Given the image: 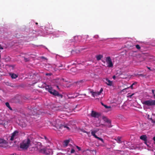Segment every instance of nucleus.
<instances>
[{
  "instance_id": "nucleus-1",
  "label": "nucleus",
  "mask_w": 155,
  "mask_h": 155,
  "mask_svg": "<svg viewBox=\"0 0 155 155\" xmlns=\"http://www.w3.org/2000/svg\"><path fill=\"white\" fill-rule=\"evenodd\" d=\"M31 145V141L30 139L27 138L23 140L20 143V148L23 150H27Z\"/></svg>"
},
{
  "instance_id": "nucleus-2",
  "label": "nucleus",
  "mask_w": 155,
  "mask_h": 155,
  "mask_svg": "<svg viewBox=\"0 0 155 155\" xmlns=\"http://www.w3.org/2000/svg\"><path fill=\"white\" fill-rule=\"evenodd\" d=\"M46 90L49 92L51 94L53 95L60 97L62 98L63 97V95L61 94H59V93L56 91L53 90L52 87L49 85H48L46 87Z\"/></svg>"
},
{
  "instance_id": "nucleus-3",
  "label": "nucleus",
  "mask_w": 155,
  "mask_h": 155,
  "mask_svg": "<svg viewBox=\"0 0 155 155\" xmlns=\"http://www.w3.org/2000/svg\"><path fill=\"white\" fill-rule=\"evenodd\" d=\"M55 123V125L56 126L59 127V129H63L64 130H65L66 129L68 130H70L69 127L67 125H63L60 124V121L59 120H56Z\"/></svg>"
},
{
  "instance_id": "nucleus-4",
  "label": "nucleus",
  "mask_w": 155,
  "mask_h": 155,
  "mask_svg": "<svg viewBox=\"0 0 155 155\" xmlns=\"http://www.w3.org/2000/svg\"><path fill=\"white\" fill-rule=\"evenodd\" d=\"M142 104L147 106L155 105V100H150L142 102Z\"/></svg>"
},
{
  "instance_id": "nucleus-5",
  "label": "nucleus",
  "mask_w": 155,
  "mask_h": 155,
  "mask_svg": "<svg viewBox=\"0 0 155 155\" xmlns=\"http://www.w3.org/2000/svg\"><path fill=\"white\" fill-rule=\"evenodd\" d=\"M8 142L3 139L0 138V147L4 148H6L8 147Z\"/></svg>"
},
{
  "instance_id": "nucleus-6",
  "label": "nucleus",
  "mask_w": 155,
  "mask_h": 155,
  "mask_svg": "<svg viewBox=\"0 0 155 155\" xmlns=\"http://www.w3.org/2000/svg\"><path fill=\"white\" fill-rule=\"evenodd\" d=\"M106 62L108 64V66L110 68H112L113 67V65L112 61L110 57H108L106 58Z\"/></svg>"
},
{
  "instance_id": "nucleus-7",
  "label": "nucleus",
  "mask_w": 155,
  "mask_h": 155,
  "mask_svg": "<svg viewBox=\"0 0 155 155\" xmlns=\"http://www.w3.org/2000/svg\"><path fill=\"white\" fill-rule=\"evenodd\" d=\"M18 131L17 130L15 131L12 134L10 140L11 141H12L14 140V139L16 138L18 135Z\"/></svg>"
},
{
  "instance_id": "nucleus-8",
  "label": "nucleus",
  "mask_w": 155,
  "mask_h": 155,
  "mask_svg": "<svg viewBox=\"0 0 155 155\" xmlns=\"http://www.w3.org/2000/svg\"><path fill=\"white\" fill-rule=\"evenodd\" d=\"M91 115L92 117L98 118L101 115V114L100 113L92 110L91 111Z\"/></svg>"
},
{
  "instance_id": "nucleus-9",
  "label": "nucleus",
  "mask_w": 155,
  "mask_h": 155,
  "mask_svg": "<svg viewBox=\"0 0 155 155\" xmlns=\"http://www.w3.org/2000/svg\"><path fill=\"white\" fill-rule=\"evenodd\" d=\"M102 119L104 121L109 124V125L108 126V127H112V126L111 124V121L110 120L108 119L107 117L105 116H103Z\"/></svg>"
},
{
  "instance_id": "nucleus-10",
  "label": "nucleus",
  "mask_w": 155,
  "mask_h": 155,
  "mask_svg": "<svg viewBox=\"0 0 155 155\" xmlns=\"http://www.w3.org/2000/svg\"><path fill=\"white\" fill-rule=\"evenodd\" d=\"M44 153L47 155L51 154L53 153L52 150L50 149H46L44 151Z\"/></svg>"
},
{
  "instance_id": "nucleus-11",
  "label": "nucleus",
  "mask_w": 155,
  "mask_h": 155,
  "mask_svg": "<svg viewBox=\"0 0 155 155\" xmlns=\"http://www.w3.org/2000/svg\"><path fill=\"white\" fill-rule=\"evenodd\" d=\"M140 139L144 141V143L147 144V137L145 135H142L140 137Z\"/></svg>"
},
{
  "instance_id": "nucleus-12",
  "label": "nucleus",
  "mask_w": 155,
  "mask_h": 155,
  "mask_svg": "<svg viewBox=\"0 0 155 155\" xmlns=\"http://www.w3.org/2000/svg\"><path fill=\"white\" fill-rule=\"evenodd\" d=\"M70 141V140H64L63 143V145L64 147H66L68 146Z\"/></svg>"
},
{
  "instance_id": "nucleus-13",
  "label": "nucleus",
  "mask_w": 155,
  "mask_h": 155,
  "mask_svg": "<svg viewBox=\"0 0 155 155\" xmlns=\"http://www.w3.org/2000/svg\"><path fill=\"white\" fill-rule=\"evenodd\" d=\"M105 81L106 83L108 85L111 86L112 84V82L107 78H106Z\"/></svg>"
},
{
  "instance_id": "nucleus-14",
  "label": "nucleus",
  "mask_w": 155,
  "mask_h": 155,
  "mask_svg": "<svg viewBox=\"0 0 155 155\" xmlns=\"http://www.w3.org/2000/svg\"><path fill=\"white\" fill-rule=\"evenodd\" d=\"M10 75L12 79H15L18 77V75L14 73L10 74Z\"/></svg>"
},
{
  "instance_id": "nucleus-15",
  "label": "nucleus",
  "mask_w": 155,
  "mask_h": 155,
  "mask_svg": "<svg viewBox=\"0 0 155 155\" xmlns=\"http://www.w3.org/2000/svg\"><path fill=\"white\" fill-rule=\"evenodd\" d=\"M103 57V56L102 55H97L96 56V58L97 60L99 61V60H100Z\"/></svg>"
},
{
  "instance_id": "nucleus-16",
  "label": "nucleus",
  "mask_w": 155,
  "mask_h": 155,
  "mask_svg": "<svg viewBox=\"0 0 155 155\" xmlns=\"http://www.w3.org/2000/svg\"><path fill=\"white\" fill-rule=\"evenodd\" d=\"M115 140H116L117 142L118 143H121V137H118Z\"/></svg>"
},
{
  "instance_id": "nucleus-17",
  "label": "nucleus",
  "mask_w": 155,
  "mask_h": 155,
  "mask_svg": "<svg viewBox=\"0 0 155 155\" xmlns=\"http://www.w3.org/2000/svg\"><path fill=\"white\" fill-rule=\"evenodd\" d=\"M97 130H94L92 131L91 132V134L95 138L97 136L95 134V133L97 132Z\"/></svg>"
},
{
  "instance_id": "nucleus-18",
  "label": "nucleus",
  "mask_w": 155,
  "mask_h": 155,
  "mask_svg": "<svg viewBox=\"0 0 155 155\" xmlns=\"http://www.w3.org/2000/svg\"><path fill=\"white\" fill-rule=\"evenodd\" d=\"M5 105L10 110H12V108L10 106L9 103L7 102L5 103Z\"/></svg>"
},
{
  "instance_id": "nucleus-19",
  "label": "nucleus",
  "mask_w": 155,
  "mask_h": 155,
  "mask_svg": "<svg viewBox=\"0 0 155 155\" xmlns=\"http://www.w3.org/2000/svg\"><path fill=\"white\" fill-rule=\"evenodd\" d=\"M90 93L91 94L92 96L95 97V96H97V93L96 92H94L93 91H91Z\"/></svg>"
},
{
  "instance_id": "nucleus-20",
  "label": "nucleus",
  "mask_w": 155,
  "mask_h": 155,
  "mask_svg": "<svg viewBox=\"0 0 155 155\" xmlns=\"http://www.w3.org/2000/svg\"><path fill=\"white\" fill-rule=\"evenodd\" d=\"M103 89L102 88H101L99 91L96 92L97 96L98 95H100L101 93L103 91Z\"/></svg>"
},
{
  "instance_id": "nucleus-21",
  "label": "nucleus",
  "mask_w": 155,
  "mask_h": 155,
  "mask_svg": "<svg viewBox=\"0 0 155 155\" xmlns=\"http://www.w3.org/2000/svg\"><path fill=\"white\" fill-rule=\"evenodd\" d=\"M80 130L83 133H87V135H89L90 133V132H87L83 129H80Z\"/></svg>"
},
{
  "instance_id": "nucleus-22",
  "label": "nucleus",
  "mask_w": 155,
  "mask_h": 155,
  "mask_svg": "<svg viewBox=\"0 0 155 155\" xmlns=\"http://www.w3.org/2000/svg\"><path fill=\"white\" fill-rule=\"evenodd\" d=\"M95 138L98 139V140H100L101 141H102V143H104V141L103 139H102V138H100L99 137H98L97 136V137Z\"/></svg>"
},
{
  "instance_id": "nucleus-23",
  "label": "nucleus",
  "mask_w": 155,
  "mask_h": 155,
  "mask_svg": "<svg viewBox=\"0 0 155 155\" xmlns=\"http://www.w3.org/2000/svg\"><path fill=\"white\" fill-rule=\"evenodd\" d=\"M41 138L45 139L46 140V141L48 142L49 141L47 137L46 136H44L43 137H42Z\"/></svg>"
},
{
  "instance_id": "nucleus-24",
  "label": "nucleus",
  "mask_w": 155,
  "mask_h": 155,
  "mask_svg": "<svg viewBox=\"0 0 155 155\" xmlns=\"http://www.w3.org/2000/svg\"><path fill=\"white\" fill-rule=\"evenodd\" d=\"M5 124V121L2 120L0 119V124L4 125Z\"/></svg>"
},
{
  "instance_id": "nucleus-25",
  "label": "nucleus",
  "mask_w": 155,
  "mask_h": 155,
  "mask_svg": "<svg viewBox=\"0 0 155 155\" xmlns=\"http://www.w3.org/2000/svg\"><path fill=\"white\" fill-rule=\"evenodd\" d=\"M133 86L132 84V85H130L129 87H127V88H125V89H124L123 90H126V89H127L129 88H130V87L132 89H133Z\"/></svg>"
},
{
  "instance_id": "nucleus-26",
  "label": "nucleus",
  "mask_w": 155,
  "mask_h": 155,
  "mask_svg": "<svg viewBox=\"0 0 155 155\" xmlns=\"http://www.w3.org/2000/svg\"><path fill=\"white\" fill-rule=\"evenodd\" d=\"M24 60L25 62H27L29 61V59L28 58H25V57H24Z\"/></svg>"
},
{
  "instance_id": "nucleus-27",
  "label": "nucleus",
  "mask_w": 155,
  "mask_h": 155,
  "mask_svg": "<svg viewBox=\"0 0 155 155\" xmlns=\"http://www.w3.org/2000/svg\"><path fill=\"white\" fill-rule=\"evenodd\" d=\"M136 47L138 49H140V45H136Z\"/></svg>"
},
{
  "instance_id": "nucleus-28",
  "label": "nucleus",
  "mask_w": 155,
  "mask_h": 155,
  "mask_svg": "<svg viewBox=\"0 0 155 155\" xmlns=\"http://www.w3.org/2000/svg\"><path fill=\"white\" fill-rule=\"evenodd\" d=\"M104 106L107 109L110 108L111 107L110 106H107L106 105H104Z\"/></svg>"
},
{
  "instance_id": "nucleus-29",
  "label": "nucleus",
  "mask_w": 155,
  "mask_h": 155,
  "mask_svg": "<svg viewBox=\"0 0 155 155\" xmlns=\"http://www.w3.org/2000/svg\"><path fill=\"white\" fill-rule=\"evenodd\" d=\"M76 147L78 149L79 151H80V150H81V147H78V146H76Z\"/></svg>"
},
{
  "instance_id": "nucleus-30",
  "label": "nucleus",
  "mask_w": 155,
  "mask_h": 155,
  "mask_svg": "<svg viewBox=\"0 0 155 155\" xmlns=\"http://www.w3.org/2000/svg\"><path fill=\"white\" fill-rule=\"evenodd\" d=\"M75 152V150H74V149H72L71 150V153H74Z\"/></svg>"
},
{
  "instance_id": "nucleus-31",
  "label": "nucleus",
  "mask_w": 155,
  "mask_h": 155,
  "mask_svg": "<svg viewBox=\"0 0 155 155\" xmlns=\"http://www.w3.org/2000/svg\"><path fill=\"white\" fill-rule=\"evenodd\" d=\"M152 94H153V95L154 96V94H155L154 93V90H152Z\"/></svg>"
},
{
  "instance_id": "nucleus-32",
  "label": "nucleus",
  "mask_w": 155,
  "mask_h": 155,
  "mask_svg": "<svg viewBox=\"0 0 155 155\" xmlns=\"http://www.w3.org/2000/svg\"><path fill=\"white\" fill-rule=\"evenodd\" d=\"M138 75L141 77H144L145 76V75H144L142 74H138Z\"/></svg>"
},
{
  "instance_id": "nucleus-33",
  "label": "nucleus",
  "mask_w": 155,
  "mask_h": 155,
  "mask_svg": "<svg viewBox=\"0 0 155 155\" xmlns=\"http://www.w3.org/2000/svg\"><path fill=\"white\" fill-rule=\"evenodd\" d=\"M151 122L152 123H155V120H154L153 119H151Z\"/></svg>"
},
{
  "instance_id": "nucleus-34",
  "label": "nucleus",
  "mask_w": 155,
  "mask_h": 155,
  "mask_svg": "<svg viewBox=\"0 0 155 155\" xmlns=\"http://www.w3.org/2000/svg\"><path fill=\"white\" fill-rule=\"evenodd\" d=\"M134 94H131V95H129L128 96V97H132V96Z\"/></svg>"
},
{
  "instance_id": "nucleus-35",
  "label": "nucleus",
  "mask_w": 155,
  "mask_h": 155,
  "mask_svg": "<svg viewBox=\"0 0 155 155\" xmlns=\"http://www.w3.org/2000/svg\"><path fill=\"white\" fill-rule=\"evenodd\" d=\"M63 66V65H62V64H61V65L58 66V68L59 69H60V67H62Z\"/></svg>"
},
{
  "instance_id": "nucleus-36",
  "label": "nucleus",
  "mask_w": 155,
  "mask_h": 155,
  "mask_svg": "<svg viewBox=\"0 0 155 155\" xmlns=\"http://www.w3.org/2000/svg\"><path fill=\"white\" fill-rule=\"evenodd\" d=\"M3 49V48L1 46V45H0V49Z\"/></svg>"
},
{
  "instance_id": "nucleus-37",
  "label": "nucleus",
  "mask_w": 155,
  "mask_h": 155,
  "mask_svg": "<svg viewBox=\"0 0 155 155\" xmlns=\"http://www.w3.org/2000/svg\"><path fill=\"white\" fill-rule=\"evenodd\" d=\"M83 82L84 81H83V80L80 81L79 82H78V83H81L82 82Z\"/></svg>"
},
{
  "instance_id": "nucleus-38",
  "label": "nucleus",
  "mask_w": 155,
  "mask_h": 155,
  "mask_svg": "<svg viewBox=\"0 0 155 155\" xmlns=\"http://www.w3.org/2000/svg\"><path fill=\"white\" fill-rule=\"evenodd\" d=\"M38 145L40 146L41 145V143H39L38 144Z\"/></svg>"
},
{
  "instance_id": "nucleus-39",
  "label": "nucleus",
  "mask_w": 155,
  "mask_h": 155,
  "mask_svg": "<svg viewBox=\"0 0 155 155\" xmlns=\"http://www.w3.org/2000/svg\"><path fill=\"white\" fill-rule=\"evenodd\" d=\"M114 79H115L116 78V76L115 75H114L112 77Z\"/></svg>"
},
{
  "instance_id": "nucleus-40",
  "label": "nucleus",
  "mask_w": 155,
  "mask_h": 155,
  "mask_svg": "<svg viewBox=\"0 0 155 155\" xmlns=\"http://www.w3.org/2000/svg\"><path fill=\"white\" fill-rule=\"evenodd\" d=\"M137 83L136 82H135V83H134L132 84V85L133 86L134 84H137Z\"/></svg>"
},
{
  "instance_id": "nucleus-41",
  "label": "nucleus",
  "mask_w": 155,
  "mask_h": 155,
  "mask_svg": "<svg viewBox=\"0 0 155 155\" xmlns=\"http://www.w3.org/2000/svg\"><path fill=\"white\" fill-rule=\"evenodd\" d=\"M147 68L149 70H150V71H151V70L150 69V67H147Z\"/></svg>"
},
{
  "instance_id": "nucleus-42",
  "label": "nucleus",
  "mask_w": 155,
  "mask_h": 155,
  "mask_svg": "<svg viewBox=\"0 0 155 155\" xmlns=\"http://www.w3.org/2000/svg\"><path fill=\"white\" fill-rule=\"evenodd\" d=\"M153 140L154 141H155V137H154L153 138Z\"/></svg>"
},
{
  "instance_id": "nucleus-43",
  "label": "nucleus",
  "mask_w": 155,
  "mask_h": 155,
  "mask_svg": "<svg viewBox=\"0 0 155 155\" xmlns=\"http://www.w3.org/2000/svg\"><path fill=\"white\" fill-rule=\"evenodd\" d=\"M148 118L149 119H150L151 121V119H153L151 118H149V115H148Z\"/></svg>"
},
{
  "instance_id": "nucleus-44",
  "label": "nucleus",
  "mask_w": 155,
  "mask_h": 155,
  "mask_svg": "<svg viewBox=\"0 0 155 155\" xmlns=\"http://www.w3.org/2000/svg\"><path fill=\"white\" fill-rule=\"evenodd\" d=\"M101 104H102V105H103V106H104V105H104V104H103V103H101Z\"/></svg>"
},
{
  "instance_id": "nucleus-45",
  "label": "nucleus",
  "mask_w": 155,
  "mask_h": 155,
  "mask_svg": "<svg viewBox=\"0 0 155 155\" xmlns=\"http://www.w3.org/2000/svg\"><path fill=\"white\" fill-rule=\"evenodd\" d=\"M78 37V36H75V38H77Z\"/></svg>"
},
{
  "instance_id": "nucleus-46",
  "label": "nucleus",
  "mask_w": 155,
  "mask_h": 155,
  "mask_svg": "<svg viewBox=\"0 0 155 155\" xmlns=\"http://www.w3.org/2000/svg\"><path fill=\"white\" fill-rule=\"evenodd\" d=\"M153 97H154V98L155 99V94L154 95Z\"/></svg>"
},
{
  "instance_id": "nucleus-47",
  "label": "nucleus",
  "mask_w": 155,
  "mask_h": 155,
  "mask_svg": "<svg viewBox=\"0 0 155 155\" xmlns=\"http://www.w3.org/2000/svg\"><path fill=\"white\" fill-rule=\"evenodd\" d=\"M35 24H36V25H37L38 24V23H37V22L36 23H35Z\"/></svg>"
},
{
  "instance_id": "nucleus-48",
  "label": "nucleus",
  "mask_w": 155,
  "mask_h": 155,
  "mask_svg": "<svg viewBox=\"0 0 155 155\" xmlns=\"http://www.w3.org/2000/svg\"><path fill=\"white\" fill-rule=\"evenodd\" d=\"M57 87L58 88H59V87H58V86H57Z\"/></svg>"
},
{
  "instance_id": "nucleus-49",
  "label": "nucleus",
  "mask_w": 155,
  "mask_h": 155,
  "mask_svg": "<svg viewBox=\"0 0 155 155\" xmlns=\"http://www.w3.org/2000/svg\"><path fill=\"white\" fill-rule=\"evenodd\" d=\"M154 144H155V141H154Z\"/></svg>"
}]
</instances>
